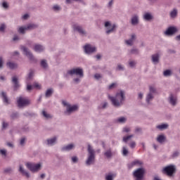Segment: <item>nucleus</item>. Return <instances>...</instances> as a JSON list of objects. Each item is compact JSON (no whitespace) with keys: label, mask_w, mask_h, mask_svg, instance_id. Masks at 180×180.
I'll list each match as a JSON object with an SVG mask.
<instances>
[{"label":"nucleus","mask_w":180,"mask_h":180,"mask_svg":"<svg viewBox=\"0 0 180 180\" xmlns=\"http://www.w3.org/2000/svg\"><path fill=\"white\" fill-rule=\"evenodd\" d=\"M143 165V161L135 160L131 163V167H141Z\"/></svg>","instance_id":"obj_27"},{"label":"nucleus","mask_w":180,"mask_h":180,"mask_svg":"<svg viewBox=\"0 0 180 180\" xmlns=\"http://www.w3.org/2000/svg\"><path fill=\"white\" fill-rule=\"evenodd\" d=\"M21 50L22 51V54H24V56H26V57H27L30 61L34 63H37V59L34 57V56H33V53L30 52V51L29 50V49H27V47L22 46L21 48Z\"/></svg>","instance_id":"obj_10"},{"label":"nucleus","mask_w":180,"mask_h":180,"mask_svg":"<svg viewBox=\"0 0 180 180\" xmlns=\"http://www.w3.org/2000/svg\"><path fill=\"white\" fill-rule=\"evenodd\" d=\"M35 27H36V25L34 24H30L25 27H20L18 29V32L19 33H25V30H32V29H35Z\"/></svg>","instance_id":"obj_20"},{"label":"nucleus","mask_w":180,"mask_h":180,"mask_svg":"<svg viewBox=\"0 0 180 180\" xmlns=\"http://www.w3.org/2000/svg\"><path fill=\"white\" fill-rule=\"evenodd\" d=\"M8 126H9V124H8V122H2L3 130H6V129H7Z\"/></svg>","instance_id":"obj_52"},{"label":"nucleus","mask_w":180,"mask_h":180,"mask_svg":"<svg viewBox=\"0 0 180 180\" xmlns=\"http://www.w3.org/2000/svg\"><path fill=\"white\" fill-rule=\"evenodd\" d=\"M34 74V72H33V70L30 71V72L28 73V75L26 77V84H28L29 81H30V79H32V78H33Z\"/></svg>","instance_id":"obj_34"},{"label":"nucleus","mask_w":180,"mask_h":180,"mask_svg":"<svg viewBox=\"0 0 180 180\" xmlns=\"http://www.w3.org/2000/svg\"><path fill=\"white\" fill-rule=\"evenodd\" d=\"M11 82L13 85L14 91H18L20 88V84L19 83V77L18 76H13L11 77Z\"/></svg>","instance_id":"obj_12"},{"label":"nucleus","mask_w":180,"mask_h":180,"mask_svg":"<svg viewBox=\"0 0 180 180\" xmlns=\"http://www.w3.org/2000/svg\"><path fill=\"white\" fill-rule=\"evenodd\" d=\"M6 145L7 147H9L10 148H14L15 145L12 142H6Z\"/></svg>","instance_id":"obj_54"},{"label":"nucleus","mask_w":180,"mask_h":180,"mask_svg":"<svg viewBox=\"0 0 180 180\" xmlns=\"http://www.w3.org/2000/svg\"><path fill=\"white\" fill-rule=\"evenodd\" d=\"M164 77H171L172 75V70H166L163 72Z\"/></svg>","instance_id":"obj_36"},{"label":"nucleus","mask_w":180,"mask_h":180,"mask_svg":"<svg viewBox=\"0 0 180 180\" xmlns=\"http://www.w3.org/2000/svg\"><path fill=\"white\" fill-rule=\"evenodd\" d=\"M153 180H162V179L158 176H155L153 178Z\"/></svg>","instance_id":"obj_64"},{"label":"nucleus","mask_w":180,"mask_h":180,"mask_svg":"<svg viewBox=\"0 0 180 180\" xmlns=\"http://www.w3.org/2000/svg\"><path fill=\"white\" fill-rule=\"evenodd\" d=\"M62 105L65 109L63 112L65 116H71L72 113H75V112H77L79 109L77 105H71L70 102L65 100L62 101Z\"/></svg>","instance_id":"obj_4"},{"label":"nucleus","mask_w":180,"mask_h":180,"mask_svg":"<svg viewBox=\"0 0 180 180\" xmlns=\"http://www.w3.org/2000/svg\"><path fill=\"white\" fill-rule=\"evenodd\" d=\"M167 102L170 106L175 108L178 105V96L174 93H170L167 97Z\"/></svg>","instance_id":"obj_11"},{"label":"nucleus","mask_w":180,"mask_h":180,"mask_svg":"<svg viewBox=\"0 0 180 180\" xmlns=\"http://www.w3.org/2000/svg\"><path fill=\"white\" fill-rule=\"evenodd\" d=\"M136 65H137V61L131 59H130L128 61V67H129V68H136Z\"/></svg>","instance_id":"obj_29"},{"label":"nucleus","mask_w":180,"mask_h":180,"mask_svg":"<svg viewBox=\"0 0 180 180\" xmlns=\"http://www.w3.org/2000/svg\"><path fill=\"white\" fill-rule=\"evenodd\" d=\"M135 39H136V34H132L131 39L127 40L126 44L128 45H130L133 43V40H135Z\"/></svg>","instance_id":"obj_40"},{"label":"nucleus","mask_w":180,"mask_h":180,"mask_svg":"<svg viewBox=\"0 0 180 180\" xmlns=\"http://www.w3.org/2000/svg\"><path fill=\"white\" fill-rule=\"evenodd\" d=\"M30 103H32V102L26 97L20 96L19 97L17 98V105L18 108H26L27 106H29Z\"/></svg>","instance_id":"obj_9"},{"label":"nucleus","mask_w":180,"mask_h":180,"mask_svg":"<svg viewBox=\"0 0 180 180\" xmlns=\"http://www.w3.org/2000/svg\"><path fill=\"white\" fill-rule=\"evenodd\" d=\"M104 155L105 157H106L107 158H112L113 153H112V149H108L107 150H105V152L104 153Z\"/></svg>","instance_id":"obj_33"},{"label":"nucleus","mask_w":180,"mask_h":180,"mask_svg":"<svg viewBox=\"0 0 180 180\" xmlns=\"http://www.w3.org/2000/svg\"><path fill=\"white\" fill-rule=\"evenodd\" d=\"M143 98H144V94L143 93H139L138 94V100L139 101H141L143 99Z\"/></svg>","instance_id":"obj_55"},{"label":"nucleus","mask_w":180,"mask_h":180,"mask_svg":"<svg viewBox=\"0 0 180 180\" xmlns=\"http://www.w3.org/2000/svg\"><path fill=\"white\" fill-rule=\"evenodd\" d=\"M0 95L3 99L4 103H5V105H9V103H11V101H9V98H8V95L6 94V92L1 91L0 93Z\"/></svg>","instance_id":"obj_21"},{"label":"nucleus","mask_w":180,"mask_h":180,"mask_svg":"<svg viewBox=\"0 0 180 180\" xmlns=\"http://www.w3.org/2000/svg\"><path fill=\"white\" fill-rule=\"evenodd\" d=\"M149 91L146 94V102L148 105L151 103V101L154 100V95L157 94V87L154 84L149 85L148 86Z\"/></svg>","instance_id":"obj_5"},{"label":"nucleus","mask_w":180,"mask_h":180,"mask_svg":"<svg viewBox=\"0 0 180 180\" xmlns=\"http://www.w3.org/2000/svg\"><path fill=\"white\" fill-rule=\"evenodd\" d=\"M117 88V82H114L108 85V89L112 90Z\"/></svg>","instance_id":"obj_39"},{"label":"nucleus","mask_w":180,"mask_h":180,"mask_svg":"<svg viewBox=\"0 0 180 180\" xmlns=\"http://www.w3.org/2000/svg\"><path fill=\"white\" fill-rule=\"evenodd\" d=\"M33 50L35 53H43L44 52V50H46V48L43 46H34Z\"/></svg>","instance_id":"obj_24"},{"label":"nucleus","mask_w":180,"mask_h":180,"mask_svg":"<svg viewBox=\"0 0 180 180\" xmlns=\"http://www.w3.org/2000/svg\"><path fill=\"white\" fill-rule=\"evenodd\" d=\"M165 140H167V136H165L164 134L158 135L156 138V141L160 144H164V143H165Z\"/></svg>","instance_id":"obj_22"},{"label":"nucleus","mask_w":180,"mask_h":180,"mask_svg":"<svg viewBox=\"0 0 180 180\" xmlns=\"http://www.w3.org/2000/svg\"><path fill=\"white\" fill-rule=\"evenodd\" d=\"M44 178H46V174H41L39 176V179H44Z\"/></svg>","instance_id":"obj_62"},{"label":"nucleus","mask_w":180,"mask_h":180,"mask_svg":"<svg viewBox=\"0 0 180 180\" xmlns=\"http://www.w3.org/2000/svg\"><path fill=\"white\" fill-rule=\"evenodd\" d=\"M53 9L54 11H60V6H58V5H56V6H54L53 7Z\"/></svg>","instance_id":"obj_63"},{"label":"nucleus","mask_w":180,"mask_h":180,"mask_svg":"<svg viewBox=\"0 0 180 180\" xmlns=\"http://www.w3.org/2000/svg\"><path fill=\"white\" fill-rule=\"evenodd\" d=\"M133 137H134V135H133V134L124 136L122 138V141H123V143H125V144H127L129 140H130V139H133Z\"/></svg>","instance_id":"obj_32"},{"label":"nucleus","mask_w":180,"mask_h":180,"mask_svg":"<svg viewBox=\"0 0 180 180\" xmlns=\"http://www.w3.org/2000/svg\"><path fill=\"white\" fill-rule=\"evenodd\" d=\"M4 172L6 174H11V172H12V168L8 167L4 169Z\"/></svg>","instance_id":"obj_59"},{"label":"nucleus","mask_w":180,"mask_h":180,"mask_svg":"<svg viewBox=\"0 0 180 180\" xmlns=\"http://www.w3.org/2000/svg\"><path fill=\"white\" fill-rule=\"evenodd\" d=\"M41 115L46 120H49L50 119H53V115L49 113L46 110H43L41 111Z\"/></svg>","instance_id":"obj_23"},{"label":"nucleus","mask_w":180,"mask_h":180,"mask_svg":"<svg viewBox=\"0 0 180 180\" xmlns=\"http://www.w3.org/2000/svg\"><path fill=\"white\" fill-rule=\"evenodd\" d=\"M8 153V150L5 148L0 149V154L1 155H3V157H6V154Z\"/></svg>","instance_id":"obj_45"},{"label":"nucleus","mask_w":180,"mask_h":180,"mask_svg":"<svg viewBox=\"0 0 180 180\" xmlns=\"http://www.w3.org/2000/svg\"><path fill=\"white\" fill-rule=\"evenodd\" d=\"M79 160V159L77 156H72L71 158V161H72V164H77Z\"/></svg>","instance_id":"obj_46"},{"label":"nucleus","mask_w":180,"mask_h":180,"mask_svg":"<svg viewBox=\"0 0 180 180\" xmlns=\"http://www.w3.org/2000/svg\"><path fill=\"white\" fill-rule=\"evenodd\" d=\"M5 24H1L0 26V32H4L5 30Z\"/></svg>","instance_id":"obj_61"},{"label":"nucleus","mask_w":180,"mask_h":180,"mask_svg":"<svg viewBox=\"0 0 180 180\" xmlns=\"http://www.w3.org/2000/svg\"><path fill=\"white\" fill-rule=\"evenodd\" d=\"M95 158H96V151L94 149V147L91 145L87 146V158L85 164L87 167L89 165H94L95 164Z\"/></svg>","instance_id":"obj_3"},{"label":"nucleus","mask_w":180,"mask_h":180,"mask_svg":"<svg viewBox=\"0 0 180 180\" xmlns=\"http://www.w3.org/2000/svg\"><path fill=\"white\" fill-rule=\"evenodd\" d=\"M116 178V173L110 172L105 174V180H113Z\"/></svg>","instance_id":"obj_26"},{"label":"nucleus","mask_w":180,"mask_h":180,"mask_svg":"<svg viewBox=\"0 0 180 180\" xmlns=\"http://www.w3.org/2000/svg\"><path fill=\"white\" fill-rule=\"evenodd\" d=\"M155 129L159 131H164V130H168L169 129V124L168 123H162L156 125Z\"/></svg>","instance_id":"obj_17"},{"label":"nucleus","mask_w":180,"mask_h":180,"mask_svg":"<svg viewBox=\"0 0 180 180\" xmlns=\"http://www.w3.org/2000/svg\"><path fill=\"white\" fill-rule=\"evenodd\" d=\"M58 141V136H52L46 139V145H48L49 147H53V146H56L57 144Z\"/></svg>","instance_id":"obj_13"},{"label":"nucleus","mask_w":180,"mask_h":180,"mask_svg":"<svg viewBox=\"0 0 180 180\" xmlns=\"http://www.w3.org/2000/svg\"><path fill=\"white\" fill-rule=\"evenodd\" d=\"M145 176L146 169L144 167L137 168L132 172L134 180H144Z\"/></svg>","instance_id":"obj_7"},{"label":"nucleus","mask_w":180,"mask_h":180,"mask_svg":"<svg viewBox=\"0 0 180 180\" xmlns=\"http://www.w3.org/2000/svg\"><path fill=\"white\" fill-rule=\"evenodd\" d=\"M6 65L7 68H8L9 70H16L19 67V65H18L17 63H15L11 60H8L6 63Z\"/></svg>","instance_id":"obj_16"},{"label":"nucleus","mask_w":180,"mask_h":180,"mask_svg":"<svg viewBox=\"0 0 180 180\" xmlns=\"http://www.w3.org/2000/svg\"><path fill=\"white\" fill-rule=\"evenodd\" d=\"M137 23H139V17H137V15H135L131 18V24L137 25Z\"/></svg>","instance_id":"obj_42"},{"label":"nucleus","mask_w":180,"mask_h":180,"mask_svg":"<svg viewBox=\"0 0 180 180\" xmlns=\"http://www.w3.org/2000/svg\"><path fill=\"white\" fill-rule=\"evenodd\" d=\"M152 63L155 65H157L160 63V55L155 53L152 56Z\"/></svg>","instance_id":"obj_25"},{"label":"nucleus","mask_w":180,"mask_h":180,"mask_svg":"<svg viewBox=\"0 0 180 180\" xmlns=\"http://www.w3.org/2000/svg\"><path fill=\"white\" fill-rule=\"evenodd\" d=\"M18 171L22 174V175H24V176L30 178V173L25 169L23 165H19Z\"/></svg>","instance_id":"obj_19"},{"label":"nucleus","mask_w":180,"mask_h":180,"mask_svg":"<svg viewBox=\"0 0 180 180\" xmlns=\"http://www.w3.org/2000/svg\"><path fill=\"white\" fill-rule=\"evenodd\" d=\"M176 172V166L175 165H169L162 169V174L167 176H174V172Z\"/></svg>","instance_id":"obj_8"},{"label":"nucleus","mask_w":180,"mask_h":180,"mask_svg":"<svg viewBox=\"0 0 180 180\" xmlns=\"http://www.w3.org/2000/svg\"><path fill=\"white\" fill-rule=\"evenodd\" d=\"M178 14V11L176 9H174L170 13V16L171 18H176V15Z\"/></svg>","instance_id":"obj_47"},{"label":"nucleus","mask_w":180,"mask_h":180,"mask_svg":"<svg viewBox=\"0 0 180 180\" xmlns=\"http://www.w3.org/2000/svg\"><path fill=\"white\" fill-rule=\"evenodd\" d=\"M115 29H116V25H113L112 27V29L108 30L106 31L107 34H109L110 33H112V32H113V30H115Z\"/></svg>","instance_id":"obj_53"},{"label":"nucleus","mask_w":180,"mask_h":180,"mask_svg":"<svg viewBox=\"0 0 180 180\" xmlns=\"http://www.w3.org/2000/svg\"><path fill=\"white\" fill-rule=\"evenodd\" d=\"M127 121V118L125 117H120L117 119V123H126Z\"/></svg>","instance_id":"obj_37"},{"label":"nucleus","mask_w":180,"mask_h":180,"mask_svg":"<svg viewBox=\"0 0 180 180\" xmlns=\"http://www.w3.org/2000/svg\"><path fill=\"white\" fill-rule=\"evenodd\" d=\"M103 77L102 75L99 74V73H96L94 75V78L95 79H96L97 81H99V79H101V78Z\"/></svg>","instance_id":"obj_50"},{"label":"nucleus","mask_w":180,"mask_h":180,"mask_svg":"<svg viewBox=\"0 0 180 180\" xmlns=\"http://www.w3.org/2000/svg\"><path fill=\"white\" fill-rule=\"evenodd\" d=\"M136 141H131L129 143V146L130 147V148H136Z\"/></svg>","instance_id":"obj_48"},{"label":"nucleus","mask_w":180,"mask_h":180,"mask_svg":"<svg viewBox=\"0 0 180 180\" xmlns=\"http://www.w3.org/2000/svg\"><path fill=\"white\" fill-rule=\"evenodd\" d=\"M117 71H124V65H122V63H118L116 68Z\"/></svg>","instance_id":"obj_38"},{"label":"nucleus","mask_w":180,"mask_h":180,"mask_svg":"<svg viewBox=\"0 0 180 180\" xmlns=\"http://www.w3.org/2000/svg\"><path fill=\"white\" fill-rule=\"evenodd\" d=\"M33 89V86L29 84V83L27 84V92H30Z\"/></svg>","instance_id":"obj_57"},{"label":"nucleus","mask_w":180,"mask_h":180,"mask_svg":"<svg viewBox=\"0 0 180 180\" xmlns=\"http://www.w3.org/2000/svg\"><path fill=\"white\" fill-rule=\"evenodd\" d=\"M130 131H131V129H130V127H125L122 129L123 133H130Z\"/></svg>","instance_id":"obj_51"},{"label":"nucleus","mask_w":180,"mask_h":180,"mask_svg":"<svg viewBox=\"0 0 180 180\" xmlns=\"http://www.w3.org/2000/svg\"><path fill=\"white\" fill-rule=\"evenodd\" d=\"M34 88H36L37 89H41V85L39 83H34L33 84Z\"/></svg>","instance_id":"obj_56"},{"label":"nucleus","mask_w":180,"mask_h":180,"mask_svg":"<svg viewBox=\"0 0 180 180\" xmlns=\"http://www.w3.org/2000/svg\"><path fill=\"white\" fill-rule=\"evenodd\" d=\"M54 92V89H48L46 92H45V97L46 98H50L51 96V95H53Z\"/></svg>","instance_id":"obj_31"},{"label":"nucleus","mask_w":180,"mask_h":180,"mask_svg":"<svg viewBox=\"0 0 180 180\" xmlns=\"http://www.w3.org/2000/svg\"><path fill=\"white\" fill-rule=\"evenodd\" d=\"M75 149V143H68L67 145L63 146L60 150L63 152L68 153L70 151H72V150Z\"/></svg>","instance_id":"obj_14"},{"label":"nucleus","mask_w":180,"mask_h":180,"mask_svg":"<svg viewBox=\"0 0 180 180\" xmlns=\"http://www.w3.org/2000/svg\"><path fill=\"white\" fill-rule=\"evenodd\" d=\"M108 102L105 101L103 103H101V105L98 106L99 109H106L108 108Z\"/></svg>","instance_id":"obj_43"},{"label":"nucleus","mask_w":180,"mask_h":180,"mask_svg":"<svg viewBox=\"0 0 180 180\" xmlns=\"http://www.w3.org/2000/svg\"><path fill=\"white\" fill-rule=\"evenodd\" d=\"M40 65L41 68H44V70H47V68H49V63H47V60L46 59L41 60Z\"/></svg>","instance_id":"obj_28"},{"label":"nucleus","mask_w":180,"mask_h":180,"mask_svg":"<svg viewBox=\"0 0 180 180\" xmlns=\"http://www.w3.org/2000/svg\"><path fill=\"white\" fill-rule=\"evenodd\" d=\"M4 68V58L0 56V70H2Z\"/></svg>","instance_id":"obj_58"},{"label":"nucleus","mask_w":180,"mask_h":180,"mask_svg":"<svg viewBox=\"0 0 180 180\" xmlns=\"http://www.w3.org/2000/svg\"><path fill=\"white\" fill-rule=\"evenodd\" d=\"M26 141H27V139L25 136H22L20 139L19 146L20 147H25L26 144Z\"/></svg>","instance_id":"obj_30"},{"label":"nucleus","mask_w":180,"mask_h":180,"mask_svg":"<svg viewBox=\"0 0 180 180\" xmlns=\"http://www.w3.org/2000/svg\"><path fill=\"white\" fill-rule=\"evenodd\" d=\"M144 19L146 20H151V19H153V17L150 15V13H146L144 15Z\"/></svg>","instance_id":"obj_49"},{"label":"nucleus","mask_w":180,"mask_h":180,"mask_svg":"<svg viewBox=\"0 0 180 180\" xmlns=\"http://www.w3.org/2000/svg\"><path fill=\"white\" fill-rule=\"evenodd\" d=\"M11 119H13V120H15V119L19 118V112H13V113L11 115Z\"/></svg>","instance_id":"obj_44"},{"label":"nucleus","mask_w":180,"mask_h":180,"mask_svg":"<svg viewBox=\"0 0 180 180\" xmlns=\"http://www.w3.org/2000/svg\"><path fill=\"white\" fill-rule=\"evenodd\" d=\"M74 30L79 32L80 34H85V31H84V30H82V27H81L80 26L74 27Z\"/></svg>","instance_id":"obj_35"},{"label":"nucleus","mask_w":180,"mask_h":180,"mask_svg":"<svg viewBox=\"0 0 180 180\" xmlns=\"http://www.w3.org/2000/svg\"><path fill=\"white\" fill-rule=\"evenodd\" d=\"M122 155L126 157L129 155V149H127V147L124 146L122 147Z\"/></svg>","instance_id":"obj_41"},{"label":"nucleus","mask_w":180,"mask_h":180,"mask_svg":"<svg viewBox=\"0 0 180 180\" xmlns=\"http://www.w3.org/2000/svg\"><path fill=\"white\" fill-rule=\"evenodd\" d=\"M179 152L176 151V152H174V153L172 154V158H176V157H179Z\"/></svg>","instance_id":"obj_60"},{"label":"nucleus","mask_w":180,"mask_h":180,"mask_svg":"<svg viewBox=\"0 0 180 180\" xmlns=\"http://www.w3.org/2000/svg\"><path fill=\"white\" fill-rule=\"evenodd\" d=\"M25 167L31 171V172L36 173L41 171V168H43V162H27L25 164Z\"/></svg>","instance_id":"obj_6"},{"label":"nucleus","mask_w":180,"mask_h":180,"mask_svg":"<svg viewBox=\"0 0 180 180\" xmlns=\"http://www.w3.org/2000/svg\"><path fill=\"white\" fill-rule=\"evenodd\" d=\"M74 75H76L73 78L74 84H79L81 79L84 78V70L81 68H72L64 73L65 78H70V77H74Z\"/></svg>","instance_id":"obj_2"},{"label":"nucleus","mask_w":180,"mask_h":180,"mask_svg":"<svg viewBox=\"0 0 180 180\" xmlns=\"http://www.w3.org/2000/svg\"><path fill=\"white\" fill-rule=\"evenodd\" d=\"M108 98L114 108H122L126 101V92L120 90L115 94V96L108 94Z\"/></svg>","instance_id":"obj_1"},{"label":"nucleus","mask_w":180,"mask_h":180,"mask_svg":"<svg viewBox=\"0 0 180 180\" xmlns=\"http://www.w3.org/2000/svg\"><path fill=\"white\" fill-rule=\"evenodd\" d=\"M178 32V30L175 27H169L168 29L165 32V36H172Z\"/></svg>","instance_id":"obj_18"},{"label":"nucleus","mask_w":180,"mask_h":180,"mask_svg":"<svg viewBox=\"0 0 180 180\" xmlns=\"http://www.w3.org/2000/svg\"><path fill=\"white\" fill-rule=\"evenodd\" d=\"M83 50L85 54H92V53H95V51H96V48L91 46H84L83 47Z\"/></svg>","instance_id":"obj_15"}]
</instances>
